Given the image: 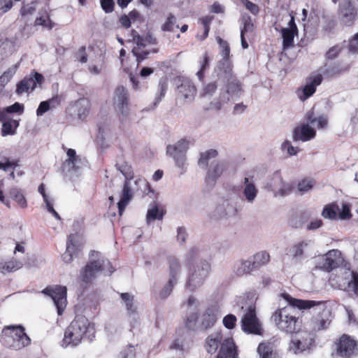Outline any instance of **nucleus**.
Returning a JSON list of instances; mask_svg holds the SVG:
<instances>
[{
  "mask_svg": "<svg viewBox=\"0 0 358 358\" xmlns=\"http://www.w3.org/2000/svg\"><path fill=\"white\" fill-rule=\"evenodd\" d=\"M252 259L253 268L257 270L269 262L270 255L268 252L262 251L253 255Z\"/></svg>",
  "mask_w": 358,
  "mask_h": 358,
  "instance_id": "nucleus-31",
  "label": "nucleus"
},
{
  "mask_svg": "<svg viewBox=\"0 0 358 358\" xmlns=\"http://www.w3.org/2000/svg\"><path fill=\"white\" fill-rule=\"evenodd\" d=\"M217 85L215 82H212L207 84L203 89V96H212L216 91Z\"/></svg>",
  "mask_w": 358,
  "mask_h": 358,
  "instance_id": "nucleus-54",
  "label": "nucleus"
},
{
  "mask_svg": "<svg viewBox=\"0 0 358 358\" xmlns=\"http://www.w3.org/2000/svg\"><path fill=\"white\" fill-rule=\"evenodd\" d=\"M227 82V91L229 94H238L242 91L241 84L239 80L234 76L230 78V80Z\"/></svg>",
  "mask_w": 358,
  "mask_h": 358,
  "instance_id": "nucleus-36",
  "label": "nucleus"
},
{
  "mask_svg": "<svg viewBox=\"0 0 358 358\" xmlns=\"http://www.w3.org/2000/svg\"><path fill=\"white\" fill-rule=\"evenodd\" d=\"M13 6L12 0H0V13L8 12Z\"/></svg>",
  "mask_w": 358,
  "mask_h": 358,
  "instance_id": "nucleus-59",
  "label": "nucleus"
},
{
  "mask_svg": "<svg viewBox=\"0 0 358 358\" xmlns=\"http://www.w3.org/2000/svg\"><path fill=\"white\" fill-rule=\"evenodd\" d=\"M210 271V264L208 262H202L198 265L194 271L189 276L187 285L194 289L203 283Z\"/></svg>",
  "mask_w": 358,
  "mask_h": 358,
  "instance_id": "nucleus-18",
  "label": "nucleus"
},
{
  "mask_svg": "<svg viewBox=\"0 0 358 358\" xmlns=\"http://www.w3.org/2000/svg\"><path fill=\"white\" fill-rule=\"evenodd\" d=\"M176 24V17L170 13L165 22L162 25V30L164 31H173Z\"/></svg>",
  "mask_w": 358,
  "mask_h": 358,
  "instance_id": "nucleus-43",
  "label": "nucleus"
},
{
  "mask_svg": "<svg viewBox=\"0 0 358 358\" xmlns=\"http://www.w3.org/2000/svg\"><path fill=\"white\" fill-rule=\"evenodd\" d=\"M308 245V243L305 241H301L294 245L290 250L294 258H299L303 255V249Z\"/></svg>",
  "mask_w": 358,
  "mask_h": 358,
  "instance_id": "nucleus-44",
  "label": "nucleus"
},
{
  "mask_svg": "<svg viewBox=\"0 0 358 358\" xmlns=\"http://www.w3.org/2000/svg\"><path fill=\"white\" fill-rule=\"evenodd\" d=\"M289 305L278 308L272 315L271 320L276 328L282 333L293 335L301 329L302 319L294 308L299 310L310 309L320 303L316 301L303 300L293 298L289 294L284 292L280 294Z\"/></svg>",
  "mask_w": 358,
  "mask_h": 358,
  "instance_id": "nucleus-1",
  "label": "nucleus"
},
{
  "mask_svg": "<svg viewBox=\"0 0 358 358\" xmlns=\"http://www.w3.org/2000/svg\"><path fill=\"white\" fill-rule=\"evenodd\" d=\"M3 159H4V162H1L0 164H1V169L4 170V171L8 170V168L14 169L15 167H16L18 165L17 161L10 162L9 160V159L6 158V157H3Z\"/></svg>",
  "mask_w": 358,
  "mask_h": 358,
  "instance_id": "nucleus-62",
  "label": "nucleus"
},
{
  "mask_svg": "<svg viewBox=\"0 0 358 358\" xmlns=\"http://www.w3.org/2000/svg\"><path fill=\"white\" fill-rule=\"evenodd\" d=\"M322 79L321 74L308 78L306 85L303 88L302 94L299 95V99L301 101H305L310 97L315 92L317 87L322 83Z\"/></svg>",
  "mask_w": 358,
  "mask_h": 358,
  "instance_id": "nucleus-20",
  "label": "nucleus"
},
{
  "mask_svg": "<svg viewBox=\"0 0 358 358\" xmlns=\"http://www.w3.org/2000/svg\"><path fill=\"white\" fill-rule=\"evenodd\" d=\"M341 52V48L339 45H334L330 48L326 52V59L328 60L334 59L338 56Z\"/></svg>",
  "mask_w": 358,
  "mask_h": 358,
  "instance_id": "nucleus-51",
  "label": "nucleus"
},
{
  "mask_svg": "<svg viewBox=\"0 0 358 358\" xmlns=\"http://www.w3.org/2000/svg\"><path fill=\"white\" fill-rule=\"evenodd\" d=\"M180 84L177 87V99L184 103H189L194 100L196 88L194 83L189 79L182 78Z\"/></svg>",
  "mask_w": 358,
  "mask_h": 358,
  "instance_id": "nucleus-15",
  "label": "nucleus"
},
{
  "mask_svg": "<svg viewBox=\"0 0 358 358\" xmlns=\"http://www.w3.org/2000/svg\"><path fill=\"white\" fill-rule=\"evenodd\" d=\"M24 105L18 102H15L11 106H7L0 110V121L7 119L9 113L22 114L24 112Z\"/></svg>",
  "mask_w": 358,
  "mask_h": 358,
  "instance_id": "nucleus-30",
  "label": "nucleus"
},
{
  "mask_svg": "<svg viewBox=\"0 0 358 358\" xmlns=\"http://www.w3.org/2000/svg\"><path fill=\"white\" fill-rule=\"evenodd\" d=\"M165 213L166 210L162 206L157 203L151 204L147 212L146 222L150 224L155 220H162Z\"/></svg>",
  "mask_w": 358,
  "mask_h": 358,
  "instance_id": "nucleus-24",
  "label": "nucleus"
},
{
  "mask_svg": "<svg viewBox=\"0 0 358 358\" xmlns=\"http://www.w3.org/2000/svg\"><path fill=\"white\" fill-rule=\"evenodd\" d=\"M120 297L124 301L127 310L130 314H134L136 312V308L134 304V296L128 292L122 293Z\"/></svg>",
  "mask_w": 358,
  "mask_h": 358,
  "instance_id": "nucleus-39",
  "label": "nucleus"
},
{
  "mask_svg": "<svg viewBox=\"0 0 358 358\" xmlns=\"http://www.w3.org/2000/svg\"><path fill=\"white\" fill-rule=\"evenodd\" d=\"M254 31V24L252 22L251 18L248 17L244 20L243 27L241 29V34L246 35L248 34H252Z\"/></svg>",
  "mask_w": 358,
  "mask_h": 358,
  "instance_id": "nucleus-50",
  "label": "nucleus"
},
{
  "mask_svg": "<svg viewBox=\"0 0 358 358\" xmlns=\"http://www.w3.org/2000/svg\"><path fill=\"white\" fill-rule=\"evenodd\" d=\"M80 105L78 110V116L80 120L86 119L90 111V103L88 100H82L79 101Z\"/></svg>",
  "mask_w": 358,
  "mask_h": 358,
  "instance_id": "nucleus-41",
  "label": "nucleus"
},
{
  "mask_svg": "<svg viewBox=\"0 0 358 358\" xmlns=\"http://www.w3.org/2000/svg\"><path fill=\"white\" fill-rule=\"evenodd\" d=\"M340 22L345 27H352L357 17V10L351 0H345L338 6Z\"/></svg>",
  "mask_w": 358,
  "mask_h": 358,
  "instance_id": "nucleus-13",
  "label": "nucleus"
},
{
  "mask_svg": "<svg viewBox=\"0 0 358 358\" xmlns=\"http://www.w3.org/2000/svg\"><path fill=\"white\" fill-rule=\"evenodd\" d=\"M176 282L173 281L172 279H169L168 283L162 288V289L159 292V297L161 299H165L169 296L172 292L174 285H176Z\"/></svg>",
  "mask_w": 358,
  "mask_h": 358,
  "instance_id": "nucleus-46",
  "label": "nucleus"
},
{
  "mask_svg": "<svg viewBox=\"0 0 358 358\" xmlns=\"http://www.w3.org/2000/svg\"><path fill=\"white\" fill-rule=\"evenodd\" d=\"M218 69L220 71L219 76L225 81L230 80L234 75L233 74V66L229 60L220 61L218 63Z\"/></svg>",
  "mask_w": 358,
  "mask_h": 358,
  "instance_id": "nucleus-28",
  "label": "nucleus"
},
{
  "mask_svg": "<svg viewBox=\"0 0 358 358\" xmlns=\"http://www.w3.org/2000/svg\"><path fill=\"white\" fill-rule=\"evenodd\" d=\"M334 355L340 358H353L358 356V340L354 336L343 334L333 344Z\"/></svg>",
  "mask_w": 358,
  "mask_h": 358,
  "instance_id": "nucleus-6",
  "label": "nucleus"
},
{
  "mask_svg": "<svg viewBox=\"0 0 358 358\" xmlns=\"http://www.w3.org/2000/svg\"><path fill=\"white\" fill-rule=\"evenodd\" d=\"M189 141L186 139L178 141L176 145H169L166 147V152L173 157L179 167H182L185 164V154L188 149Z\"/></svg>",
  "mask_w": 358,
  "mask_h": 358,
  "instance_id": "nucleus-14",
  "label": "nucleus"
},
{
  "mask_svg": "<svg viewBox=\"0 0 358 358\" xmlns=\"http://www.w3.org/2000/svg\"><path fill=\"white\" fill-rule=\"evenodd\" d=\"M133 196L132 190L131 188L130 182L124 181L123 188L122 190L120 199L130 201Z\"/></svg>",
  "mask_w": 358,
  "mask_h": 358,
  "instance_id": "nucleus-47",
  "label": "nucleus"
},
{
  "mask_svg": "<svg viewBox=\"0 0 358 358\" xmlns=\"http://www.w3.org/2000/svg\"><path fill=\"white\" fill-rule=\"evenodd\" d=\"M169 87V81L167 78H162L158 83V90L159 92V100H161L166 94Z\"/></svg>",
  "mask_w": 358,
  "mask_h": 358,
  "instance_id": "nucleus-48",
  "label": "nucleus"
},
{
  "mask_svg": "<svg viewBox=\"0 0 358 358\" xmlns=\"http://www.w3.org/2000/svg\"><path fill=\"white\" fill-rule=\"evenodd\" d=\"M316 305L311 314L312 316L308 322L309 331L312 334L317 333L327 329L331 324L330 311L324 306H321L322 302Z\"/></svg>",
  "mask_w": 358,
  "mask_h": 358,
  "instance_id": "nucleus-7",
  "label": "nucleus"
},
{
  "mask_svg": "<svg viewBox=\"0 0 358 358\" xmlns=\"http://www.w3.org/2000/svg\"><path fill=\"white\" fill-rule=\"evenodd\" d=\"M244 183L245 185L243 194L247 199L248 201H253L257 194V189L252 182L249 181L248 178H244Z\"/></svg>",
  "mask_w": 358,
  "mask_h": 358,
  "instance_id": "nucleus-33",
  "label": "nucleus"
},
{
  "mask_svg": "<svg viewBox=\"0 0 358 358\" xmlns=\"http://www.w3.org/2000/svg\"><path fill=\"white\" fill-rule=\"evenodd\" d=\"M343 262L341 252L334 249L329 250L320 258L317 267L322 271L330 273L341 266Z\"/></svg>",
  "mask_w": 358,
  "mask_h": 358,
  "instance_id": "nucleus-11",
  "label": "nucleus"
},
{
  "mask_svg": "<svg viewBox=\"0 0 358 358\" xmlns=\"http://www.w3.org/2000/svg\"><path fill=\"white\" fill-rule=\"evenodd\" d=\"M282 149L284 150H287L289 155L290 156L296 155L299 151V148L292 146L291 143L288 141H286L282 143Z\"/></svg>",
  "mask_w": 358,
  "mask_h": 358,
  "instance_id": "nucleus-56",
  "label": "nucleus"
},
{
  "mask_svg": "<svg viewBox=\"0 0 358 358\" xmlns=\"http://www.w3.org/2000/svg\"><path fill=\"white\" fill-rule=\"evenodd\" d=\"M122 358H135L136 357V351L135 348L132 345L127 346L124 350L122 352Z\"/></svg>",
  "mask_w": 358,
  "mask_h": 358,
  "instance_id": "nucleus-60",
  "label": "nucleus"
},
{
  "mask_svg": "<svg viewBox=\"0 0 358 358\" xmlns=\"http://www.w3.org/2000/svg\"><path fill=\"white\" fill-rule=\"evenodd\" d=\"M167 264L170 275L169 279H172L173 281L177 282V276L180 271L179 260L174 256H169L167 257Z\"/></svg>",
  "mask_w": 358,
  "mask_h": 358,
  "instance_id": "nucleus-29",
  "label": "nucleus"
},
{
  "mask_svg": "<svg viewBox=\"0 0 358 358\" xmlns=\"http://www.w3.org/2000/svg\"><path fill=\"white\" fill-rule=\"evenodd\" d=\"M236 317L229 314L223 318V324L228 329H233L236 326Z\"/></svg>",
  "mask_w": 358,
  "mask_h": 358,
  "instance_id": "nucleus-49",
  "label": "nucleus"
},
{
  "mask_svg": "<svg viewBox=\"0 0 358 358\" xmlns=\"http://www.w3.org/2000/svg\"><path fill=\"white\" fill-rule=\"evenodd\" d=\"M315 135V130L308 124H303L296 127L293 131V139L295 141H308L313 138Z\"/></svg>",
  "mask_w": 358,
  "mask_h": 358,
  "instance_id": "nucleus-21",
  "label": "nucleus"
},
{
  "mask_svg": "<svg viewBox=\"0 0 358 358\" xmlns=\"http://www.w3.org/2000/svg\"><path fill=\"white\" fill-rule=\"evenodd\" d=\"M44 82V77L42 74L34 71L29 76H25L21 81H20L16 86V93L22 94L27 92L29 90H34L36 84H42Z\"/></svg>",
  "mask_w": 358,
  "mask_h": 358,
  "instance_id": "nucleus-17",
  "label": "nucleus"
},
{
  "mask_svg": "<svg viewBox=\"0 0 358 358\" xmlns=\"http://www.w3.org/2000/svg\"><path fill=\"white\" fill-rule=\"evenodd\" d=\"M34 24L36 26H42L51 30L55 27V23L50 19L48 13L45 11L41 16L36 18Z\"/></svg>",
  "mask_w": 358,
  "mask_h": 358,
  "instance_id": "nucleus-34",
  "label": "nucleus"
},
{
  "mask_svg": "<svg viewBox=\"0 0 358 358\" xmlns=\"http://www.w3.org/2000/svg\"><path fill=\"white\" fill-rule=\"evenodd\" d=\"M36 10L35 7L30 6V5H26L23 6L20 9V14L22 16H27L29 15H32Z\"/></svg>",
  "mask_w": 358,
  "mask_h": 358,
  "instance_id": "nucleus-64",
  "label": "nucleus"
},
{
  "mask_svg": "<svg viewBox=\"0 0 358 358\" xmlns=\"http://www.w3.org/2000/svg\"><path fill=\"white\" fill-rule=\"evenodd\" d=\"M220 345L216 358H238L237 346L232 338H227L222 341V335L215 332L209 335L205 340V349L210 354H214Z\"/></svg>",
  "mask_w": 358,
  "mask_h": 358,
  "instance_id": "nucleus-3",
  "label": "nucleus"
},
{
  "mask_svg": "<svg viewBox=\"0 0 358 358\" xmlns=\"http://www.w3.org/2000/svg\"><path fill=\"white\" fill-rule=\"evenodd\" d=\"M314 185L313 179L304 178L298 183V189L301 192H305L312 189Z\"/></svg>",
  "mask_w": 358,
  "mask_h": 358,
  "instance_id": "nucleus-45",
  "label": "nucleus"
},
{
  "mask_svg": "<svg viewBox=\"0 0 358 358\" xmlns=\"http://www.w3.org/2000/svg\"><path fill=\"white\" fill-rule=\"evenodd\" d=\"M242 3L252 14L256 15L259 12V6L249 0H241Z\"/></svg>",
  "mask_w": 358,
  "mask_h": 358,
  "instance_id": "nucleus-52",
  "label": "nucleus"
},
{
  "mask_svg": "<svg viewBox=\"0 0 358 358\" xmlns=\"http://www.w3.org/2000/svg\"><path fill=\"white\" fill-rule=\"evenodd\" d=\"M218 307L211 306L208 307L202 315L201 326V328L206 330L214 326L217 319Z\"/></svg>",
  "mask_w": 358,
  "mask_h": 358,
  "instance_id": "nucleus-22",
  "label": "nucleus"
},
{
  "mask_svg": "<svg viewBox=\"0 0 358 358\" xmlns=\"http://www.w3.org/2000/svg\"><path fill=\"white\" fill-rule=\"evenodd\" d=\"M132 53L136 57L138 64L141 63L143 60L147 58L149 55L148 51H145L136 48H133Z\"/></svg>",
  "mask_w": 358,
  "mask_h": 358,
  "instance_id": "nucleus-53",
  "label": "nucleus"
},
{
  "mask_svg": "<svg viewBox=\"0 0 358 358\" xmlns=\"http://www.w3.org/2000/svg\"><path fill=\"white\" fill-rule=\"evenodd\" d=\"M242 330L250 334L262 335V329L257 317L255 305L251 304L241 319Z\"/></svg>",
  "mask_w": 358,
  "mask_h": 358,
  "instance_id": "nucleus-9",
  "label": "nucleus"
},
{
  "mask_svg": "<svg viewBox=\"0 0 358 358\" xmlns=\"http://www.w3.org/2000/svg\"><path fill=\"white\" fill-rule=\"evenodd\" d=\"M113 106L119 113L126 116L129 113V94L123 86H118L114 92Z\"/></svg>",
  "mask_w": 358,
  "mask_h": 358,
  "instance_id": "nucleus-16",
  "label": "nucleus"
},
{
  "mask_svg": "<svg viewBox=\"0 0 358 358\" xmlns=\"http://www.w3.org/2000/svg\"><path fill=\"white\" fill-rule=\"evenodd\" d=\"M10 196L21 207L25 208L27 206V200L24 194L17 189H12L9 192Z\"/></svg>",
  "mask_w": 358,
  "mask_h": 358,
  "instance_id": "nucleus-40",
  "label": "nucleus"
},
{
  "mask_svg": "<svg viewBox=\"0 0 358 358\" xmlns=\"http://www.w3.org/2000/svg\"><path fill=\"white\" fill-rule=\"evenodd\" d=\"M43 293L50 296L57 309V313L61 315L66 306L67 289L64 286H48L43 290Z\"/></svg>",
  "mask_w": 358,
  "mask_h": 358,
  "instance_id": "nucleus-12",
  "label": "nucleus"
},
{
  "mask_svg": "<svg viewBox=\"0 0 358 358\" xmlns=\"http://www.w3.org/2000/svg\"><path fill=\"white\" fill-rule=\"evenodd\" d=\"M282 46L283 49H287L294 45V38L297 35L298 31H295L289 29H282Z\"/></svg>",
  "mask_w": 358,
  "mask_h": 358,
  "instance_id": "nucleus-32",
  "label": "nucleus"
},
{
  "mask_svg": "<svg viewBox=\"0 0 358 358\" xmlns=\"http://www.w3.org/2000/svg\"><path fill=\"white\" fill-rule=\"evenodd\" d=\"M198 320V314L196 313L190 314L186 321H185V326L188 329H191L193 326L195 325L196 321Z\"/></svg>",
  "mask_w": 358,
  "mask_h": 358,
  "instance_id": "nucleus-63",
  "label": "nucleus"
},
{
  "mask_svg": "<svg viewBox=\"0 0 358 358\" xmlns=\"http://www.w3.org/2000/svg\"><path fill=\"white\" fill-rule=\"evenodd\" d=\"M0 342L6 348L17 350L29 345L31 340L22 325H9L2 329Z\"/></svg>",
  "mask_w": 358,
  "mask_h": 358,
  "instance_id": "nucleus-4",
  "label": "nucleus"
},
{
  "mask_svg": "<svg viewBox=\"0 0 358 358\" xmlns=\"http://www.w3.org/2000/svg\"><path fill=\"white\" fill-rule=\"evenodd\" d=\"M261 358H281L274 343L270 341L262 342L257 348Z\"/></svg>",
  "mask_w": 358,
  "mask_h": 358,
  "instance_id": "nucleus-23",
  "label": "nucleus"
},
{
  "mask_svg": "<svg viewBox=\"0 0 358 358\" xmlns=\"http://www.w3.org/2000/svg\"><path fill=\"white\" fill-rule=\"evenodd\" d=\"M22 266L23 263L15 258H12L8 261L0 260V273L3 274L15 272Z\"/></svg>",
  "mask_w": 358,
  "mask_h": 358,
  "instance_id": "nucleus-25",
  "label": "nucleus"
},
{
  "mask_svg": "<svg viewBox=\"0 0 358 358\" xmlns=\"http://www.w3.org/2000/svg\"><path fill=\"white\" fill-rule=\"evenodd\" d=\"M50 107V103L47 101H41L36 110V115L38 116L43 115L45 113H46L49 109Z\"/></svg>",
  "mask_w": 358,
  "mask_h": 358,
  "instance_id": "nucleus-61",
  "label": "nucleus"
},
{
  "mask_svg": "<svg viewBox=\"0 0 358 358\" xmlns=\"http://www.w3.org/2000/svg\"><path fill=\"white\" fill-rule=\"evenodd\" d=\"M217 41L219 43L221 48V55L222 56V61L229 60L230 47L229 45V43L226 41L222 39L220 37L217 38Z\"/></svg>",
  "mask_w": 358,
  "mask_h": 358,
  "instance_id": "nucleus-42",
  "label": "nucleus"
},
{
  "mask_svg": "<svg viewBox=\"0 0 358 358\" xmlns=\"http://www.w3.org/2000/svg\"><path fill=\"white\" fill-rule=\"evenodd\" d=\"M218 155V152L215 149L208 150L200 154L198 164L200 166L206 168L208 164V161L210 158H215Z\"/></svg>",
  "mask_w": 358,
  "mask_h": 358,
  "instance_id": "nucleus-37",
  "label": "nucleus"
},
{
  "mask_svg": "<svg viewBox=\"0 0 358 358\" xmlns=\"http://www.w3.org/2000/svg\"><path fill=\"white\" fill-rule=\"evenodd\" d=\"M253 270H255V268H253L252 262L243 260L241 264L237 267L236 274L238 276H242L243 275L250 274Z\"/></svg>",
  "mask_w": 358,
  "mask_h": 358,
  "instance_id": "nucleus-38",
  "label": "nucleus"
},
{
  "mask_svg": "<svg viewBox=\"0 0 358 358\" xmlns=\"http://www.w3.org/2000/svg\"><path fill=\"white\" fill-rule=\"evenodd\" d=\"M94 327L84 315H77L64 331L63 345L77 346L87 334H94Z\"/></svg>",
  "mask_w": 358,
  "mask_h": 358,
  "instance_id": "nucleus-2",
  "label": "nucleus"
},
{
  "mask_svg": "<svg viewBox=\"0 0 358 358\" xmlns=\"http://www.w3.org/2000/svg\"><path fill=\"white\" fill-rule=\"evenodd\" d=\"M101 8L106 13L113 11L115 3L113 0H100Z\"/></svg>",
  "mask_w": 358,
  "mask_h": 358,
  "instance_id": "nucleus-55",
  "label": "nucleus"
},
{
  "mask_svg": "<svg viewBox=\"0 0 358 358\" xmlns=\"http://www.w3.org/2000/svg\"><path fill=\"white\" fill-rule=\"evenodd\" d=\"M294 334L289 343V350L292 353L301 354L315 346V336L310 331L299 330Z\"/></svg>",
  "mask_w": 358,
  "mask_h": 358,
  "instance_id": "nucleus-8",
  "label": "nucleus"
},
{
  "mask_svg": "<svg viewBox=\"0 0 358 358\" xmlns=\"http://www.w3.org/2000/svg\"><path fill=\"white\" fill-rule=\"evenodd\" d=\"M224 170V165L220 162H213L207 172L206 181L215 182Z\"/></svg>",
  "mask_w": 358,
  "mask_h": 358,
  "instance_id": "nucleus-26",
  "label": "nucleus"
},
{
  "mask_svg": "<svg viewBox=\"0 0 358 358\" xmlns=\"http://www.w3.org/2000/svg\"><path fill=\"white\" fill-rule=\"evenodd\" d=\"M76 236V234H73L68 236L66 249L62 255V259L66 264L71 263L73 260V256L77 257L80 251V246L75 241Z\"/></svg>",
  "mask_w": 358,
  "mask_h": 358,
  "instance_id": "nucleus-19",
  "label": "nucleus"
},
{
  "mask_svg": "<svg viewBox=\"0 0 358 358\" xmlns=\"http://www.w3.org/2000/svg\"><path fill=\"white\" fill-rule=\"evenodd\" d=\"M322 216L325 219L331 220H345L351 219L352 214L349 204L343 203L341 210L338 203L332 202L324 206Z\"/></svg>",
  "mask_w": 358,
  "mask_h": 358,
  "instance_id": "nucleus-10",
  "label": "nucleus"
},
{
  "mask_svg": "<svg viewBox=\"0 0 358 358\" xmlns=\"http://www.w3.org/2000/svg\"><path fill=\"white\" fill-rule=\"evenodd\" d=\"M348 50L350 52L358 53V33L350 39Z\"/></svg>",
  "mask_w": 358,
  "mask_h": 358,
  "instance_id": "nucleus-57",
  "label": "nucleus"
},
{
  "mask_svg": "<svg viewBox=\"0 0 358 358\" xmlns=\"http://www.w3.org/2000/svg\"><path fill=\"white\" fill-rule=\"evenodd\" d=\"M76 57L77 60L80 62L81 63H86L87 61V55L86 53V47L82 46L76 53Z\"/></svg>",
  "mask_w": 358,
  "mask_h": 358,
  "instance_id": "nucleus-58",
  "label": "nucleus"
},
{
  "mask_svg": "<svg viewBox=\"0 0 358 358\" xmlns=\"http://www.w3.org/2000/svg\"><path fill=\"white\" fill-rule=\"evenodd\" d=\"M116 167L125 177L124 181L130 182L134 178V173L132 166L127 162L117 164Z\"/></svg>",
  "mask_w": 358,
  "mask_h": 358,
  "instance_id": "nucleus-35",
  "label": "nucleus"
},
{
  "mask_svg": "<svg viewBox=\"0 0 358 358\" xmlns=\"http://www.w3.org/2000/svg\"><path fill=\"white\" fill-rule=\"evenodd\" d=\"M0 122H2V128L1 130L2 136L14 135L17 128L19 127V120H13L8 117H7V119Z\"/></svg>",
  "mask_w": 358,
  "mask_h": 358,
  "instance_id": "nucleus-27",
  "label": "nucleus"
},
{
  "mask_svg": "<svg viewBox=\"0 0 358 358\" xmlns=\"http://www.w3.org/2000/svg\"><path fill=\"white\" fill-rule=\"evenodd\" d=\"M108 268V275L113 272L110 262L104 259H97L90 261L80 270L78 277V282L83 289H87L96 278L98 274L103 272L106 268Z\"/></svg>",
  "mask_w": 358,
  "mask_h": 358,
  "instance_id": "nucleus-5",
  "label": "nucleus"
}]
</instances>
